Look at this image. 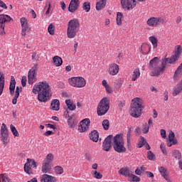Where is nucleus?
I'll return each mask as SVG.
<instances>
[{"label":"nucleus","instance_id":"f257e3e1","mask_svg":"<svg viewBox=\"0 0 182 182\" xmlns=\"http://www.w3.org/2000/svg\"><path fill=\"white\" fill-rule=\"evenodd\" d=\"M33 93H38V100L46 103L48 100H50L52 96V90L50 86L46 82H40L38 85H34L33 88Z\"/></svg>","mask_w":182,"mask_h":182},{"label":"nucleus","instance_id":"f03ea898","mask_svg":"<svg viewBox=\"0 0 182 182\" xmlns=\"http://www.w3.org/2000/svg\"><path fill=\"white\" fill-rule=\"evenodd\" d=\"M133 103L131 104L130 114L136 119L141 116V110L144 109L143 106V100L140 98L132 100Z\"/></svg>","mask_w":182,"mask_h":182},{"label":"nucleus","instance_id":"7ed1b4c3","mask_svg":"<svg viewBox=\"0 0 182 182\" xmlns=\"http://www.w3.org/2000/svg\"><path fill=\"white\" fill-rule=\"evenodd\" d=\"M80 28V23L79 22V19L73 18L70 20L68 23V29H67V36L70 39H73L75 38L76 35H77V32H79V29Z\"/></svg>","mask_w":182,"mask_h":182},{"label":"nucleus","instance_id":"20e7f679","mask_svg":"<svg viewBox=\"0 0 182 182\" xmlns=\"http://www.w3.org/2000/svg\"><path fill=\"white\" fill-rule=\"evenodd\" d=\"M113 149L117 153H126L127 149L124 146V139L123 134H118L113 138Z\"/></svg>","mask_w":182,"mask_h":182},{"label":"nucleus","instance_id":"39448f33","mask_svg":"<svg viewBox=\"0 0 182 182\" xmlns=\"http://www.w3.org/2000/svg\"><path fill=\"white\" fill-rule=\"evenodd\" d=\"M110 109V101L107 97H104L99 103L97 113L99 116H105Z\"/></svg>","mask_w":182,"mask_h":182},{"label":"nucleus","instance_id":"423d86ee","mask_svg":"<svg viewBox=\"0 0 182 182\" xmlns=\"http://www.w3.org/2000/svg\"><path fill=\"white\" fill-rule=\"evenodd\" d=\"M167 20L163 17H151L146 21V24L151 28H157L159 25H166Z\"/></svg>","mask_w":182,"mask_h":182},{"label":"nucleus","instance_id":"0eeeda50","mask_svg":"<svg viewBox=\"0 0 182 182\" xmlns=\"http://www.w3.org/2000/svg\"><path fill=\"white\" fill-rule=\"evenodd\" d=\"M68 82L74 87H85L86 86V80L82 77H73L68 79Z\"/></svg>","mask_w":182,"mask_h":182},{"label":"nucleus","instance_id":"6e6552de","mask_svg":"<svg viewBox=\"0 0 182 182\" xmlns=\"http://www.w3.org/2000/svg\"><path fill=\"white\" fill-rule=\"evenodd\" d=\"M38 65L35 64L28 73V80L29 85H33L36 82V72H38Z\"/></svg>","mask_w":182,"mask_h":182},{"label":"nucleus","instance_id":"1a4fd4ad","mask_svg":"<svg viewBox=\"0 0 182 182\" xmlns=\"http://www.w3.org/2000/svg\"><path fill=\"white\" fill-rule=\"evenodd\" d=\"M0 136L4 146H6V144L9 143V134L8 132V128L6 127V124H5L4 123H3L1 125Z\"/></svg>","mask_w":182,"mask_h":182},{"label":"nucleus","instance_id":"9d476101","mask_svg":"<svg viewBox=\"0 0 182 182\" xmlns=\"http://www.w3.org/2000/svg\"><path fill=\"white\" fill-rule=\"evenodd\" d=\"M12 18L6 14L0 15V35H5V22H9Z\"/></svg>","mask_w":182,"mask_h":182},{"label":"nucleus","instance_id":"9b49d317","mask_svg":"<svg viewBox=\"0 0 182 182\" xmlns=\"http://www.w3.org/2000/svg\"><path fill=\"white\" fill-rule=\"evenodd\" d=\"M166 61H161V67L158 66L152 69L151 76H156L157 77H159L160 75H163L164 72H166Z\"/></svg>","mask_w":182,"mask_h":182},{"label":"nucleus","instance_id":"f8f14e48","mask_svg":"<svg viewBox=\"0 0 182 182\" xmlns=\"http://www.w3.org/2000/svg\"><path fill=\"white\" fill-rule=\"evenodd\" d=\"M31 166L33 167V168H36V161L33 159H27V162L24 164V171L29 175L33 174Z\"/></svg>","mask_w":182,"mask_h":182},{"label":"nucleus","instance_id":"ddd939ff","mask_svg":"<svg viewBox=\"0 0 182 182\" xmlns=\"http://www.w3.org/2000/svg\"><path fill=\"white\" fill-rule=\"evenodd\" d=\"M121 6L127 11H132L136 6V0H120Z\"/></svg>","mask_w":182,"mask_h":182},{"label":"nucleus","instance_id":"4468645a","mask_svg":"<svg viewBox=\"0 0 182 182\" xmlns=\"http://www.w3.org/2000/svg\"><path fill=\"white\" fill-rule=\"evenodd\" d=\"M20 22L21 23V36H26V33L31 32V28L28 25V20L23 17L20 19Z\"/></svg>","mask_w":182,"mask_h":182},{"label":"nucleus","instance_id":"2eb2a0df","mask_svg":"<svg viewBox=\"0 0 182 182\" xmlns=\"http://www.w3.org/2000/svg\"><path fill=\"white\" fill-rule=\"evenodd\" d=\"M90 127V119L88 118L82 119L80 122V125L78 127V131L80 133H83L86 132V130H89V127Z\"/></svg>","mask_w":182,"mask_h":182},{"label":"nucleus","instance_id":"dca6fc26","mask_svg":"<svg viewBox=\"0 0 182 182\" xmlns=\"http://www.w3.org/2000/svg\"><path fill=\"white\" fill-rule=\"evenodd\" d=\"M114 139L113 135H109L102 144V150L104 151H110L112 150V139Z\"/></svg>","mask_w":182,"mask_h":182},{"label":"nucleus","instance_id":"f3484780","mask_svg":"<svg viewBox=\"0 0 182 182\" xmlns=\"http://www.w3.org/2000/svg\"><path fill=\"white\" fill-rule=\"evenodd\" d=\"M79 6H80V1L79 0H71L68 6V11L74 14V12L79 9Z\"/></svg>","mask_w":182,"mask_h":182},{"label":"nucleus","instance_id":"a211bd4d","mask_svg":"<svg viewBox=\"0 0 182 182\" xmlns=\"http://www.w3.org/2000/svg\"><path fill=\"white\" fill-rule=\"evenodd\" d=\"M119 70H120L119 65L116 63H112L109 66L108 73H109V75H111L112 76H115V75H117V73H119Z\"/></svg>","mask_w":182,"mask_h":182},{"label":"nucleus","instance_id":"6ab92c4d","mask_svg":"<svg viewBox=\"0 0 182 182\" xmlns=\"http://www.w3.org/2000/svg\"><path fill=\"white\" fill-rule=\"evenodd\" d=\"M150 50H151V47L150 45L147 43H143L140 48V52L142 55H149L150 53Z\"/></svg>","mask_w":182,"mask_h":182},{"label":"nucleus","instance_id":"aec40b11","mask_svg":"<svg viewBox=\"0 0 182 182\" xmlns=\"http://www.w3.org/2000/svg\"><path fill=\"white\" fill-rule=\"evenodd\" d=\"M41 182H56V178L48 174H43L41 177Z\"/></svg>","mask_w":182,"mask_h":182},{"label":"nucleus","instance_id":"412c9836","mask_svg":"<svg viewBox=\"0 0 182 182\" xmlns=\"http://www.w3.org/2000/svg\"><path fill=\"white\" fill-rule=\"evenodd\" d=\"M159 170L161 176H162V177H164L166 181L171 182V180H170V176H168L167 174V169L166 168L161 166Z\"/></svg>","mask_w":182,"mask_h":182},{"label":"nucleus","instance_id":"4be33fe9","mask_svg":"<svg viewBox=\"0 0 182 182\" xmlns=\"http://www.w3.org/2000/svg\"><path fill=\"white\" fill-rule=\"evenodd\" d=\"M176 60H178V58L177 57H175V55H172L171 58H165L161 60V62L166 63V67L167 66V63L174 65L176 62Z\"/></svg>","mask_w":182,"mask_h":182},{"label":"nucleus","instance_id":"5701e85b","mask_svg":"<svg viewBox=\"0 0 182 182\" xmlns=\"http://www.w3.org/2000/svg\"><path fill=\"white\" fill-rule=\"evenodd\" d=\"M60 102H59V100H53L50 104V108L51 110H55V112H58L60 109Z\"/></svg>","mask_w":182,"mask_h":182},{"label":"nucleus","instance_id":"b1692460","mask_svg":"<svg viewBox=\"0 0 182 182\" xmlns=\"http://www.w3.org/2000/svg\"><path fill=\"white\" fill-rule=\"evenodd\" d=\"M159 65H160L159 57H155L149 62V69H154V68H157Z\"/></svg>","mask_w":182,"mask_h":182},{"label":"nucleus","instance_id":"393cba45","mask_svg":"<svg viewBox=\"0 0 182 182\" xmlns=\"http://www.w3.org/2000/svg\"><path fill=\"white\" fill-rule=\"evenodd\" d=\"M16 85V81H15V77L14 76L11 77V82L9 86L10 95L14 96L15 93V85Z\"/></svg>","mask_w":182,"mask_h":182},{"label":"nucleus","instance_id":"a878e982","mask_svg":"<svg viewBox=\"0 0 182 182\" xmlns=\"http://www.w3.org/2000/svg\"><path fill=\"white\" fill-rule=\"evenodd\" d=\"M4 87H5V76L4 73L0 72V96L4 92Z\"/></svg>","mask_w":182,"mask_h":182},{"label":"nucleus","instance_id":"bb28decb","mask_svg":"<svg viewBox=\"0 0 182 182\" xmlns=\"http://www.w3.org/2000/svg\"><path fill=\"white\" fill-rule=\"evenodd\" d=\"M90 139L95 143H97V141H99V132H97V130H94L91 132V133L90 134Z\"/></svg>","mask_w":182,"mask_h":182},{"label":"nucleus","instance_id":"cd10ccee","mask_svg":"<svg viewBox=\"0 0 182 182\" xmlns=\"http://www.w3.org/2000/svg\"><path fill=\"white\" fill-rule=\"evenodd\" d=\"M107 0H98L96 3L97 11H102L105 6H106V2Z\"/></svg>","mask_w":182,"mask_h":182},{"label":"nucleus","instance_id":"c85d7f7f","mask_svg":"<svg viewBox=\"0 0 182 182\" xmlns=\"http://www.w3.org/2000/svg\"><path fill=\"white\" fill-rule=\"evenodd\" d=\"M53 61L55 66H57V67L62 66L63 63V60H62V58L58 55H55L53 58Z\"/></svg>","mask_w":182,"mask_h":182},{"label":"nucleus","instance_id":"c756f323","mask_svg":"<svg viewBox=\"0 0 182 182\" xmlns=\"http://www.w3.org/2000/svg\"><path fill=\"white\" fill-rule=\"evenodd\" d=\"M119 173L122 174V176H124L125 177H129L132 175V173H130V170H129V168L126 167V168H120V170L119 171Z\"/></svg>","mask_w":182,"mask_h":182},{"label":"nucleus","instance_id":"7c9ffc66","mask_svg":"<svg viewBox=\"0 0 182 182\" xmlns=\"http://www.w3.org/2000/svg\"><path fill=\"white\" fill-rule=\"evenodd\" d=\"M65 105H67L69 110L73 111L76 109V105H75L73 103V101H72L71 100H66Z\"/></svg>","mask_w":182,"mask_h":182},{"label":"nucleus","instance_id":"2f4dec72","mask_svg":"<svg viewBox=\"0 0 182 182\" xmlns=\"http://www.w3.org/2000/svg\"><path fill=\"white\" fill-rule=\"evenodd\" d=\"M41 170H42L43 173H49V171H50V164H49L48 162L43 163Z\"/></svg>","mask_w":182,"mask_h":182},{"label":"nucleus","instance_id":"473e14b6","mask_svg":"<svg viewBox=\"0 0 182 182\" xmlns=\"http://www.w3.org/2000/svg\"><path fill=\"white\" fill-rule=\"evenodd\" d=\"M176 137V135L174 134V132H171L168 134V140L170 142H172L173 144H177L178 141L177 139H174Z\"/></svg>","mask_w":182,"mask_h":182},{"label":"nucleus","instance_id":"72a5a7b5","mask_svg":"<svg viewBox=\"0 0 182 182\" xmlns=\"http://www.w3.org/2000/svg\"><path fill=\"white\" fill-rule=\"evenodd\" d=\"M75 114H73L68 117V126H69V127H70V129H75V126H76V124H75V122H72V119H73V117H75Z\"/></svg>","mask_w":182,"mask_h":182},{"label":"nucleus","instance_id":"f704fd0d","mask_svg":"<svg viewBox=\"0 0 182 182\" xmlns=\"http://www.w3.org/2000/svg\"><path fill=\"white\" fill-rule=\"evenodd\" d=\"M140 76V69L136 68L134 70V74L132 77V82L136 81V80Z\"/></svg>","mask_w":182,"mask_h":182},{"label":"nucleus","instance_id":"c9c22d12","mask_svg":"<svg viewBox=\"0 0 182 182\" xmlns=\"http://www.w3.org/2000/svg\"><path fill=\"white\" fill-rule=\"evenodd\" d=\"M149 41L152 43L153 48L156 49V48H157V43H159L157 38H156V36H151L149 37Z\"/></svg>","mask_w":182,"mask_h":182},{"label":"nucleus","instance_id":"e433bc0d","mask_svg":"<svg viewBox=\"0 0 182 182\" xmlns=\"http://www.w3.org/2000/svg\"><path fill=\"white\" fill-rule=\"evenodd\" d=\"M182 90V85L181 84H178L173 92V96H177Z\"/></svg>","mask_w":182,"mask_h":182},{"label":"nucleus","instance_id":"4c0bfd02","mask_svg":"<svg viewBox=\"0 0 182 182\" xmlns=\"http://www.w3.org/2000/svg\"><path fill=\"white\" fill-rule=\"evenodd\" d=\"M172 156L174 157V159H177L178 160H180L181 159V152L178 150H173L172 152Z\"/></svg>","mask_w":182,"mask_h":182},{"label":"nucleus","instance_id":"58836bf2","mask_svg":"<svg viewBox=\"0 0 182 182\" xmlns=\"http://www.w3.org/2000/svg\"><path fill=\"white\" fill-rule=\"evenodd\" d=\"M82 9L85 11V12H90V2H84L82 4Z\"/></svg>","mask_w":182,"mask_h":182},{"label":"nucleus","instance_id":"ea45409f","mask_svg":"<svg viewBox=\"0 0 182 182\" xmlns=\"http://www.w3.org/2000/svg\"><path fill=\"white\" fill-rule=\"evenodd\" d=\"M122 19H123V14L117 12V24L120 26L122 25Z\"/></svg>","mask_w":182,"mask_h":182},{"label":"nucleus","instance_id":"a19ab883","mask_svg":"<svg viewBox=\"0 0 182 182\" xmlns=\"http://www.w3.org/2000/svg\"><path fill=\"white\" fill-rule=\"evenodd\" d=\"M176 50L175 52V58H177L178 59V58H180V55L182 53V48H181V46H176Z\"/></svg>","mask_w":182,"mask_h":182},{"label":"nucleus","instance_id":"79ce46f5","mask_svg":"<svg viewBox=\"0 0 182 182\" xmlns=\"http://www.w3.org/2000/svg\"><path fill=\"white\" fill-rule=\"evenodd\" d=\"M53 159H55L53 154L52 153L48 154L46 157V163H48L50 164V163L53 161Z\"/></svg>","mask_w":182,"mask_h":182},{"label":"nucleus","instance_id":"37998d69","mask_svg":"<svg viewBox=\"0 0 182 182\" xmlns=\"http://www.w3.org/2000/svg\"><path fill=\"white\" fill-rule=\"evenodd\" d=\"M146 143H147V141H146V139H144V137L140 136V139L138 142L137 147H139V149H141V147H143V146H144Z\"/></svg>","mask_w":182,"mask_h":182},{"label":"nucleus","instance_id":"c03bdc74","mask_svg":"<svg viewBox=\"0 0 182 182\" xmlns=\"http://www.w3.org/2000/svg\"><path fill=\"white\" fill-rule=\"evenodd\" d=\"M102 127L104 130H109V127H110V122L108 119H104L102 121Z\"/></svg>","mask_w":182,"mask_h":182},{"label":"nucleus","instance_id":"a18cd8bd","mask_svg":"<svg viewBox=\"0 0 182 182\" xmlns=\"http://www.w3.org/2000/svg\"><path fill=\"white\" fill-rule=\"evenodd\" d=\"M10 129L15 137H19V133L18 132V130H16V127H15L14 124L10 125Z\"/></svg>","mask_w":182,"mask_h":182},{"label":"nucleus","instance_id":"49530a36","mask_svg":"<svg viewBox=\"0 0 182 182\" xmlns=\"http://www.w3.org/2000/svg\"><path fill=\"white\" fill-rule=\"evenodd\" d=\"M147 159L148 160L151 161L156 160V155L153 153V151H149L147 152Z\"/></svg>","mask_w":182,"mask_h":182},{"label":"nucleus","instance_id":"de8ad7c7","mask_svg":"<svg viewBox=\"0 0 182 182\" xmlns=\"http://www.w3.org/2000/svg\"><path fill=\"white\" fill-rule=\"evenodd\" d=\"M55 171L56 174H63V168L60 166L55 167Z\"/></svg>","mask_w":182,"mask_h":182},{"label":"nucleus","instance_id":"09e8293b","mask_svg":"<svg viewBox=\"0 0 182 182\" xmlns=\"http://www.w3.org/2000/svg\"><path fill=\"white\" fill-rule=\"evenodd\" d=\"M48 33H50V35H55V26H53V24L50 23L48 26Z\"/></svg>","mask_w":182,"mask_h":182},{"label":"nucleus","instance_id":"8fccbe9b","mask_svg":"<svg viewBox=\"0 0 182 182\" xmlns=\"http://www.w3.org/2000/svg\"><path fill=\"white\" fill-rule=\"evenodd\" d=\"M129 178L132 180V182L140 181V178L134 174L131 173Z\"/></svg>","mask_w":182,"mask_h":182},{"label":"nucleus","instance_id":"3c124183","mask_svg":"<svg viewBox=\"0 0 182 182\" xmlns=\"http://www.w3.org/2000/svg\"><path fill=\"white\" fill-rule=\"evenodd\" d=\"M93 177H95V178H97V179H100L102 178L103 175H102V173L97 172V171H95L94 173H92Z\"/></svg>","mask_w":182,"mask_h":182},{"label":"nucleus","instance_id":"603ef678","mask_svg":"<svg viewBox=\"0 0 182 182\" xmlns=\"http://www.w3.org/2000/svg\"><path fill=\"white\" fill-rule=\"evenodd\" d=\"M1 182H9L11 181V178H9V177H8V176L2 173V176L1 177Z\"/></svg>","mask_w":182,"mask_h":182},{"label":"nucleus","instance_id":"864d4df0","mask_svg":"<svg viewBox=\"0 0 182 182\" xmlns=\"http://www.w3.org/2000/svg\"><path fill=\"white\" fill-rule=\"evenodd\" d=\"M31 59L32 60H36V62H38V60H39V55H38L36 52H33Z\"/></svg>","mask_w":182,"mask_h":182},{"label":"nucleus","instance_id":"5fc2aeb1","mask_svg":"<svg viewBox=\"0 0 182 182\" xmlns=\"http://www.w3.org/2000/svg\"><path fill=\"white\" fill-rule=\"evenodd\" d=\"M132 127H129L127 133V140H132Z\"/></svg>","mask_w":182,"mask_h":182},{"label":"nucleus","instance_id":"6e6d98bb","mask_svg":"<svg viewBox=\"0 0 182 182\" xmlns=\"http://www.w3.org/2000/svg\"><path fill=\"white\" fill-rule=\"evenodd\" d=\"M160 149L163 154H165V156H167V150H166V146H164V144H161Z\"/></svg>","mask_w":182,"mask_h":182},{"label":"nucleus","instance_id":"4d7b16f0","mask_svg":"<svg viewBox=\"0 0 182 182\" xmlns=\"http://www.w3.org/2000/svg\"><path fill=\"white\" fill-rule=\"evenodd\" d=\"M127 147L129 151H132L133 147L132 146V140H127Z\"/></svg>","mask_w":182,"mask_h":182},{"label":"nucleus","instance_id":"13d9d810","mask_svg":"<svg viewBox=\"0 0 182 182\" xmlns=\"http://www.w3.org/2000/svg\"><path fill=\"white\" fill-rule=\"evenodd\" d=\"M26 76H23L21 79V85L23 87H25V86H26Z\"/></svg>","mask_w":182,"mask_h":182},{"label":"nucleus","instance_id":"bf43d9fd","mask_svg":"<svg viewBox=\"0 0 182 182\" xmlns=\"http://www.w3.org/2000/svg\"><path fill=\"white\" fill-rule=\"evenodd\" d=\"M149 129H150V127H149V125H147V123H145L143 129L144 133L145 134L149 133Z\"/></svg>","mask_w":182,"mask_h":182},{"label":"nucleus","instance_id":"052dcab7","mask_svg":"<svg viewBox=\"0 0 182 182\" xmlns=\"http://www.w3.org/2000/svg\"><path fill=\"white\" fill-rule=\"evenodd\" d=\"M181 76L180 74H176L173 75V80H180L181 79Z\"/></svg>","mask_w":182,"mask_h":182},{"label":"nucleus","instance_id":"680f3d73","mask_svg":"<svg viewBox=\"0 0 182 182\" xmlns=\"http://www.w3.org/2000/svg\"><path fill=\"white\" fill-rule=\"evenodd\" d=\"M0 7L3 8L4 9H8V6H6V4L1 0H0Z\"/></svg>","mask_w":182,"mask_h":182},{"label":"nucleus","instance_id":"e2e57ef3","mask_svg":"<svg viewBox=\"0 0 182 182\" xmlns=\"http://www.w3.org/2000/svg\"><path fill=\"white\" fill-rule=\"evenodd\" d=\"M18 97H19L18 95H14V97L12 100L13 105H16V103L18 102Z\"/></svg>","mask_w":182,"mask_h":182},{"label":"nucleus","instance_id":"0e129e2a","mask_svg":"<svg viewBox=\"0 0 182 182\" xmlns=\"http://www.w3.org/2000/svg\"><path fill=\"white\" fill-rule=\"evenodd\" d=\"M161 136L163 139H166L167 135L166 134V131L164 129H161Z\"/></svg>","mask_w":182,"mask_h":182},{"label":"nucleus","instance_id":"69168bd1","mask_svg":"<svg viewBox=\"0 0 182 182\" xmlns=\"http://www.w3.org/2000/svg\"><path fill=\"white\" fill-rule=\"evenodd\" d=\"M107 93H112L113 92V90H112V87H110L109 85H107L105 87Z\"/></svg>","mask_w":182,"mask_h":182},{"label":"nucleus","instance_id":"338daca9","mask_svg":"<svg viewBox=\"0 0 182 182\" xmlns=\"http://www.w3.org/2000/svg\"><path fill=\"white\" fill-rule=\"evenodd\" d=\"M85 159H86V160H87L88 161H90V160H92V156H91L90 154L86 153V154H85Z\"/></svg>","mask_w":182,"mask_h":182},{"label":"nucleus","instance_id":"774afa93","mask_svg":"<svg viewBox=\"0 0 182 182\" xmlns=\"http://www.w3.org/2000/svg\"><path fill=\"white\" fill-rule=\"evenodd\" d=\"M146 174L147 175V177H151L152 178H153V177H154V174H153L152 172L146 171Z\"/></svg>","mask_w":182,"mask_h":182}]
</instances>
